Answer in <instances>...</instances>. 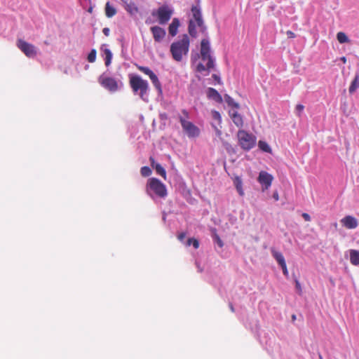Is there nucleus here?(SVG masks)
<instances>
[{"label":"nucleus","instance_id":"1","mask_svg":"<svg viewBox=\"0 0 359 359\" xmlns=\"http://www.w3.org/2000/svg\"><path fill=\"white\" fill-rule=\"evenodd\" d=\"M189 38L187 34H184L181 39L173 42L170 46V53L172 58L177 61L182 60L183 56L188 54L189 50Z\"/></svg>","mask_w":359,"mask_h":359},{"label":"nucleus","instance_id":"2","mask_svg":"<svg viewBox=\"0 0 359 359\" xmlns=\"http://www.w3.org/2000/svg\"><path fill=\"white\" fill-rule=\"evenodd\" d=\"M182 114L178 116L183 131L189 138H195L199 136L200 130L192 122L189 121V113L186 109L181 111Z\"/></svg>","mask_w":359,"mask_h":359},{"label":"nucleus","instance_id":"3","mask_svg":"<svg viewBox=\"0 0 359 359\" xmlns=\"http://www.w3.org/2000/svg\"><path fill=\"white\" fill-rule=\"evenodd\" d=\"M129 84L135 94H138L141 99L144 97L149 90V83L138 75L129 76Z\"/></svg>","mask_w":359,"mask_h":359},{"label":"nucleus","instance_id":"4","mask_svg":"<svg viewBox=\"0 0 359 359\" xmlns=\"http://www.w3.org/2000/svg\"><path fill=\"white\" fill-rule=\"evenodd\" d=\"M146 191L149 196H151V191H153L159 198H165L168 195L165 185L155 177L148 180L146 185Z\"/></svg>","mask_w":359,"mask_h":359},{"label":"nucleus","instance_id":"5","mask_svg":"<svg viewBox=\"0 0 359 359\" xmlns=\"http://www.w3.org/2000/svg\"><path fill=\"white\" fill-rule=\"evenodd\" d=\"M238 144L244 150L248 151L253 148L256 143V137L243 130L237 133Z\"/></svg>","mask_w":359,"mask_h":359},{"label":"nucleus","instance_id":"6","mask_svg":"<svg viewBox=\"0 0 359 359\" xmlns=\"http://www.w3.org/2000/svg\"><path fill=\"white\" fill-rule=\"evenodd\" d=\"M172 13L173 11L168 5H163L153 11L152 15L157 18L160 25H165L170 20Z\"/></svg>","mask_w":359,"mask_h":359},{"label":"nucleus","instance_id":"7","mask_svg":"<svg viewBox=\"0 0 359 359\" xmlns=\"http://www.w3.org/2000/svg\"><path fill=\"white\" fill-rule=\"evenodd\" d=\"M99 83L105 89L110 92L114 93L118 90V84L117 81L104 74L100 76L98 78Z\"/></svg>","mask_w":359,"mask_h":359},{"label":"nucleus","instance_id":"8","mask_svg":"<svg viewBox=\"0 0 359 359\" xmlns=\"http://www.w3.org/2000/svg\"><path fill=\"white\" fill-rule=\"evenodd\" d=\"M17 46L28 57H34L37 54L36 47L22 39L18 40Z\"/></svg>","mask_w":359,"mask_h":359},{"label":"nucleus","instance_id":"9","mask_svg":"<svg viewBox=\"0 0 359 359\" xmlns=\"http://www.w3.org/2000/svg\"><path fill=\"white\" fill-rule=\"evenodd\" d=\"M201 57L203 62H207V63L205 66L202 63H199L196 67L197 72L210 71L214 68V60L211 54L201 53Z\"/></svg>","mask_w":359,"mask_h":359},{"label":"nucleus","instance_id":"10","mask_svg":"<svg viewBox=\"0 0 359 359\" xmlns=\"http://www.w3.org/2000/svg\"><path fill=\"white\" fill-rule=\"evenodd\" d=\"M136 67L141 72L149 76L155 88L158 90L161 91V83L158 80V76L149 67L137 65H136Z\"/></svg>","mask_w":359,"mask_h":359},{"label":"nucleus","instance_id":"11","mask_svg":"<svg viewBox=\"0 0 359 359\" xmlns=\"http://www.w3.org/2000/svg\"><path fill=\"white\" fill-rule=\"evenodd\" d=\"M273 180V176L266 171H261L259 173L258 182L264 187L263 190L268 189L272 183Z\"/></svg>","mask_w":359,"mask_h":359},{"label":"nucleus","instance_id":"12","mask_svg":"<svg viewBox=\"0 0 359 359\" xmlns=\"http://www.w3.org/2000/svg\"><path fill=\"white\" fill-rule=\"evenodd\" d=\"M150 30L156 42L161 41L165 36L166 32L165 29L159 26L151 27Z\"/></svg>","mask_w":359,"mask_h":359},{"label":"nucleus","instance_id":"13","mask_svg":"<svg viewBox=\"0 0 359 359\" xmlns=\"http://www.w3.org/2000/svg\"><path fill=\"white\" fill-rule=\"evenodd\" d=\"M341 222L343 226L349 229H355L358 224V220L351 215H348L342 218Z\"/></svg>","mask_w":359,"mask_h":359},{"label":"nucleus","instance_id":"14","mask_svg":"<svg viewBox=\"0 0 359 359\" xmlns=\"http://www.w3.org/2000/svg\"><path fill=\"white\" fill-rule=\"evenodd\" d=\"M191 13L197 25L200 27H203V22L202 19L201 8L199 6H193L191 7Z\"/></svg>","mask_w":359,"mask_h":359},{"label":"nucleus","instance_id":"15","mask_svg":"<svg viewBox=\"0 0 359 359\" xmlns=\"http://www.w3.org/2000/svg\"><path fill=\"white\" fill-rule=\"evenodd\" d=\"M207 96L218 103H222L223 100L220 94L213 88H209L207 90Z\"/></svg>","mask_w":359,"mask_h":359},{"label":"nucleus","instance_id":"16","mask_svg":"<svg viewBox=\"0 0 359 359\" xmlns=\"http://www.w3.org/2000/svg\"><path fill=\"white\" fill-rule=\"evenodd\" d=\"M150 161L151 166L156 170V173L161 175L164 180H165V170L159 163H156L154 159L152 157L150 158Z\"/></svg>","mask_w":359,"mask_h":359},{"label":"nucleus","instance_id":"17","mask_svg":"<svg viewBox=\"0 0 359 359\" xmlns=\"http://www.w3.org/2000/svg\"><path fill=\"white\" fill-rule=\"evenodd\" d=\"M180 27V20L178 18H173L172 22L169 25L168 32L172 36H175L177 33Z\"/></svg>","mask_w":359,"mask_h":359},{"label":"nucleus","instance_id":"18","mask_svg":"<svg viewBox=\"0 0 359 359\" xmlns=\"http://www.w3.org/2000/svg\"><path fill=\"white\" fill-rule=\"evenodd\" d=\"M230 116H231L233 122L237 127H240V128L243 127V117L241 116V115L240 114H238L237 111H233L230 114Z\"/></svg>","mask_w":359,"mask_h":359},{"label":"nucleus","instance_id":"19","mask_svg":"<svg viewBox=\"0 0 359 359\" xmlns=\"http://www.w3.org/2000/svg\"><path fill=\"white\" fill-rule=\"evenodd\" d=\"M350 262L353 265H359V250H350Z\"/></svg>","mask_w":359,"mask_h":359},{"label":"nucleus","instance_id":"20","mask_svg":"<svg viewBox=\"0 0 359 359\" xmlns=\"http://www.w3.org/2000/svg\"><path fill=\"white\" fill-rule=\"evenodd\" d=\"M271 251L273 257L280 266L286 263L281 252L276 251L274 248H271Z\"/></svg>","mask_w":359,"mask_h":359},{"label":"nucleus","instance_id":"21","mask_svg":"<svg viewBox=\"0 0 359 359\" xmlns=\"http://www.w3.org/2000/svg\"><path fill=\"white\" fill-rule=\"evenodd\" d=\"M233 183L239 195L243 196L244 195V191L243 189V182L241 178L240 177H236L233 180Z\"/></svg>","mask_w":359,"mask_h":359},{"label":"nucleus","instance_id":"22","mask_svg":"<svg viewBox=\"0 0 359 359\" xmlns=\"http://www.w3.org/2000/svg\"><path fill=\"white\" fill-rule=\"evenodd\" d=\"M201 53L210 54V42L208 39H203L201 43Z\"/></svg>","mask_w":359,"mask_h":359},{"label":"nucleus","instance_id":"23","mask_svg":"<svg viewBox=\"0 0 359 359\" xmlns=\"http://www.w3.org/2000/svg\"><path fill=\"white\" fill-rule=\"evenodd\" d=\"M125 8L131 15H134L138 12L137 6L133 1H130L128 3L126 2Z\"/></svg>","mask_w":359,"mask_h":359},{"label":"nucleus","instance_id":"24","mask_svg":"<svg viewBox=\"0 0 359 359\" xmlns=\"http://www.w3.org/2000/svg\"><path fill=\"white\" fill-rule=\"evenodd\" d=\"M116 13V10L113 7L109 2H107L105 5V15L107 18H111Z\"/></svg>","mask_w":359,"mask_h":359},{"label":"nucleus","instance_id":"25","mask_svg":"<svg viewBox=\"0 0 359 359\" xmlns=\"http://www.w3.org/2000/svg\"><path fill=\"white\" fill-rule=\"evenodd\" d=\"M104 54V63L107 67L109 66L111 62L112 59V53L111 50L108 48H105L103 50Z\"/></svg>","mask_w":359,"mask_h":359},{"label":"nucleus","instance_id":"26","mask_svg":"<svg viewBox=\"0 0 359 359\" xmlns=\"http://www.w3.org/2000/svg\"><path fill=\"white\" fill-rule=\"evenodd\" d=\"M359 87V76H356L352 81L348 91L350 93H353Z\"/></svg>","mask_w":359,"mask_h":359},{"label":"nucleus","instance_id":"27","mask_svg":"<svg viewBox=\"0 0 359 359\" xmlns=\"http://www.w3.org/2000/svg\"><path fill=\"white\" fill-rule=\"evenodd\" d=\"M337 39L340 43H348L349 39L347 35L342 32H339L337 34Z\"/></svg>","mask_w":359,"mask_h":359},{"label":"nucleus","instance_id":"28","mask_svg":"<svg viewBox=\"0 0 359 359\" xmlns=\"http://www.w3.org/2000/svg\"><path fill=\"white\" fill-rule=\"evenodd\" d=\"M259 149L265 152L271 153V149L269 145L264 141H259L258 143Z\"/></svg>","mask_w":359,"mask_h":359},{"label":"nucleus","instance_id":"29","mask_svg":"<svg viewBox=\"0 0 359 359\" xmlns=\"http://www.w3.org/2000/svg\"><path fill=\"white\" fill-rule=\"evenodd\" d=\"M224 98L229 105L232 106L235 108L239 107V104L234 102V100L229 95H225Z\"/></svg>","mask_w":359,"mask_h":359},{"label":"nucleus","instance_id":"30","mask_svg":"<svg viewBox=\"0 0 359 359\" xmlns=\"http://www.w3.org/2000/svg\"><path fill=\"white\" fill-rule=\"evenodd\" d=\"M188 29H189V33L190 34V35L194 36L196 35V25L193 22V20L189 21Z\"/></svg>","mask_w":359,"mask_h":359},{"label":"nucleus","instance_id":"31","mask_svg":"<svg viewBox=\"0 0 359 359\" xmlns=\"http://www.w3.org/2000/svg\"><path fill=\"white\" fill-rule=\"evenodd\" d=\"M187 245L188 246L191 245H193L194 248L195 249H198L199 248V242L198 240H196V238H190L187 240Z\"/></svg>","mask_w":359,"mask_h":359},{"label":"nucleus","instance_id":"32","mask_svg":"<svg viewBox=\"0 0 359 359\" xmlns=\"http://www.w3.org/2000/svg\"><path fill=\"white\" fill-rule=\"evenodd\" d=\"M96 55H97L96 50L95 49L91 50V51L89 53V54L88 55V61L91 63L94 62L96 60Z\"/></svg>","mask_w":359,"mask_h":359},{"label":"nucleus","instance_id":"33","mask_svg":"<svg viewBox=\"0 0 359 359\" xmlns=\"http://www.w3.org/2000/svg\"><path fill=\"white\" fill-rule=\"evenodd\" d=\"M140 172L143 177H148L151 174V170L148 166H144L141 168Z\"/></svg>","mask_w":359,"mask_h":359},{"label":"nucleus","instance_id":"34","mask_svg":"<svg viewBox=\"0 0 359 359\" xmlns=\"http://www.w3.org/2000/svg\"><path fill=\"white\" fill-rule=\"evenodd\" d=\"M304 109V106L301 104H298L296 105L295 112L298 117H300L302 116V113Z\"/></svg>","mask_w":359,"mask_h":359},{"label":"nucleus","instance_id":"35","mask_svg":"<svg viewBox=\"0 0 359 359\" xmlns=\"http://www.w3.org/2000/svg\"><path fill=\"white\" fill-rule=\"evenodd\" d=\"M214 240L215 241V242L217 243V245L220 247V248H222L223 245H224V243L223 241L221 240V238H219V236L217 235V234H215L214 235Z\"/></svg>","mask_w":359,"mask_h":359},{"label":"nucleus","instance_id":"36","mask_svg":"<svg viewBox=\"0 0 359 359\" xmlns=\"http://www.w3.org/2000/svg\"><path fill=\"white\" fill-rule=\"evenodd\" d=\"M212 117H213V118H214V119H215V120L218 121V122H219V123H220V122H221L222 117H221L220 114H219L218 111H213L212 112Z\"/></svg>","mask_w":359,"mask_h":359},{"label":"nucleus","instance_id":"37","mask_svg":"<svg viewBox=\"0 0 359 359\" xmlns=\"http://www.w3.org/2000/svg\"><path fill=\"white\" fill-rule=\"evenodd\" d=\"M295 287H296V289H297L298 293L299 294H302V289L301 284L298 280H295Z\"/></svg>","mask_w":359,"mask_h":359},{"label":"nucleus","instance_id":"38","mask_svg":"<svg viewBox=\"0 0 359 359\" xmlns=\"http://www.w3.org/2000/svg\"><path fill=\"white\" fill-rule=\"evenodd\" d=\"M286 34L289 39H294L296 37V34L290 30L287 31Z\"/></svg>","mask_w":359,"mask_h":359},{"label":"nucleus","instance_id":"39","mask_svg":"<svg viewBox=\"0 0 359 359\" xmlns=\"http://www.w3.org/2000/svg\"><path fill=\"white\" fill-rule=\"evenodd\" d=\"M280 267L283 269V274L285 275V276H287L288 275V271H287V269L286 263L284 264L280 265Z\"/></svg>","mask_w":359,"mask_h":359},{"label":"nucleus","instance_id":"40","mask_svg":"<svg viewBox=\"0 0 359 359\" xmlns=\"http://www.w3.org/2000/svg\"><path fill=\"white\" fill-rule=\"evenodd\" d=\"M302 217L304 219L305 221L309 222L311 221V217L308 213L304 212L302 214Z\"/></svg>","mask_w":359,"mask_h":359},{"label":"nucleus","instance_id":"41","mask_svg":"<svg viewBox=\"0 0 359 359\" xmlns=\"http://www.w3.org/2000/svg\"><path fill=\"white\" fill-rule=\"evenodd\" d=\"M186 237V233H184V232H182L180 233L178 236H177V238L180 241H183L184 239Z\"/></svg>","mask_w":359,"mask_h":359},{"label":"nucleus","instance_id":"42","mask_svg":"<svg viewBox=\"0 0 359 359\" xmlns=\"http://www.w3.org/2000/svg\"><path fill=\"white\" fill-rule=\"evenodd\" d=\"M109 32H110V30H109V29L108 27H104V28L102 29V32H103V34H104L105 36H108L109 35Z\"/></svg>","mask_w":359,"mask_h":359},{"label":"nucleus","instance_id":"43","mask_svg":"<svg viewBox=\"0 0 359 359\" xmlns=\"http://www.w3.org/2000/svg\"><path fill=\"white\" fill-rule=\"evenodd\" d=\"M212 78L217 81L219 83H220V78L217 74H212Z\"/></svg>","mask_w":359,"mask_h":359},{"label":"nucleus","instance_id":"44","mask_svg":"<svg viewBox=\"0 0 359 359\" xmlns=\"http://www.w3.org/2000/svg\"><path fill=\"white\" fill-rule=\"evenodd\" d=\"M216 134L218 137H220L222 135V131L219 130L217 128L215 127Z\"/></svg>","mask_w":359,"mask_h":359},{"label":"nucleus","instance_id":"45","mask_svg":"<svg viewBox=\"0 0 359 359\" xmlns=\"http://www.w3.org/2000/svg\"><path fill=\"white\" fill-rule=\"evenodd\" d=\"M229 309H230V310H231L232 312H234V311H235V309H234V307H233V304H232L231 303H230V304H229Z\"/></svg>","mask_w":359,"mask_h":359},{"label":"nucleus","instance_id":"46","mask_svg":"<svg viewBox=\"0 0 359 359\" xmlns=\"http://www.w3.org/2000/svg\"><path fill=\"white\" fill-rule=\"evenodd\" d=\"M341 61L343 62L344 64H345L346 62V57L343 56L341 57Z\"/></svg>","mask_w":359,"mask_h":359},{"label":"nucleus","instance_id":"47","mask_svg":"<svg viewBox=\"0 0 359 359\" xmlns=\"http://www.w3.org/2000/svg\"><path fill=\"white\" fill-rule=\"evenodd\" d=\"M291 318H292V320L293 322H294V321L296 320V319H297V316H296V315H295V314H292V316H291Z\"/></svg>","mask_w":359,"mask_h":359},{"label":"nucleus","instance_id":"48","mask_svg":"<svg viewBox=\"0 0 359 359\" xmlns=\"http://www.w3.org/2000/svg\"><path fill=\"white\" fill-rule=\"evenodd\" d=\"M93 11V6H90L88 8V12L90 13H92Z\"/></svg>","mask_w":359,"mask_h":359},{"label":"nucleus","instance_id":"49","mask_svg":"<svg viewBox=\"0 0 359 359\" xmlns=\"http://www.w3.org/2000/svg\"><path fill=\"white\" fill-rule=\"evenodd\" d=\"M273 197L276 200H278V195L277 194H274Z\"/></svg>","mask_w":359,"mask_h":359},{"label":"nucleus","instance_id":"50","mask_svg":"<svg viewBox=\"0 0 359 359\" xmlns=\"http://www.w3.org/2000/svg\"><path fill=\"white\" fill-rule=\"evenodd\" d=\"M90 1V3H91V1L90 0H88Z\"/></svg>","mask_w":359,"mask_h":359}]
</instances>
